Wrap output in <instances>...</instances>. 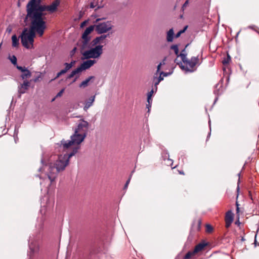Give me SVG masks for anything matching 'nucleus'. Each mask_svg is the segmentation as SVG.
I'll list each match as a JSON object with an SVG mask.
<instances>
[{
    "label": "nucleus",
    "instance_id": "nucleus-14",
    "mask_svg": "<svg viewBox=\"0 0 259 259\" xmlns=\"http://www.w3.org/2000/svg\"><path fill=\"white\" fill-rule=\"evenodd\" d=\"M95 100V96L94 95L93 96L91 97L88 100L85 101L84 106L83 107V110L87 111V110L93 105Z\"/></svg>",
    "mask_w": 259,
    "mask_h": 259
},
{
    "label": "nucleus",
    "instance_id": "nucleus-15",
    "mask_svg": "<svg viewBox=\"0 0 259 259\" xmlns=\"http://www.w3.org/2000/svg\"><path fill=\"white\" fill-rule=\"evenodd\" d=\"M206 245V244L205 243H200L199 244H198L197 245H196L194 249V252H195L196 254L198 253L199 252L202 251L204 248V247H205V246Z\"/></svg>",
    "mask_w": 259,
    "mask_h": 259
},
{
    "label": "nucleus",
    "instance_id": "nucleus-4",
    "mask_svg": "<svg viewBox=\"0 0 259 259\" xmlns=\"http://www.w3.org/2000/svg\"><path fill=\"white\" fill-rule=\"evenodd\" d=\"M90 49L89 50L82 53V55L85 59H98L103 54V45H98L94 46V47L90 45Z\"/></svg>",
    "mask_w": 259,
    "mask_h": 259
},
{
    "label": "nucleus",
    "instance_id": "nucleus-51",
    "mask_svg": "<svg viewBox=\"0 0 259 259\" xmlns=\"http://www.w3.org/2000/svg\"><path fill=\"white\" fill-rule=\"evenodd\" d=\"M236 208H237V207H239V204H238V201L236 202Z\"/></svg>",
    "mask_w": 259,
    "mask_h": 259
},
{
    "label": "nucleus",
    "instance_id": "nucleus-45",
    "mask_svg": "<svg viewBox=\"0 0 259 259\" xmlns=\"http://www.w3.org/2000/svg\"><path fill=\"white\" fill-rule=\"evenodd\" d=\"M40 77V76H37V77H36L34 79V82H36L38 79Z\"/></svg>",
    "mask_w": 259,
    "mask_h": 259
},
{
    "label": "nucleus",
    "instance_id": "nucleus-48",
    "mask_svg": "<svg viewBox=\"0 0 259 259\" xmlns=\"http://www.w3.org/2000/svg\"><path fill=\"white\" fill-rule=\"evenodd\" d=\"M239 209H240V208H239V207H237V208H236V213H239Z\"/></svg>",
    "mask_w": 259,
    "mask_h": 259
},
{
    "label": "nucleus",
    "instance_id": "nucleus-47",
    "mask_svg": "<svg viewBox=\"0 0 259 259\" xmlns=\"http://www.w3.org/2000/svg\"><path fill=\"white\" fill-rule=\"evenodd\" d=\"M188 26H186L184 29L183 30H181V31H183V33L186 31V30L187 29Z\"/></svg>",
    "mask_w": 259,
    "mask_h": 259
},
{
    "label": "nucleus",
    "instance_id": "nucleus-46",
    "mask_svg": "<svg viewBox=\"0 0 259 259\" xmlns=\"http://www.w3.org/2000/svg\"><path fill=\"white\" fill-rule=\"evenodd\" d=\"M254 25H250L248 27V28L251 29H254Z\"/></svg>",
    "mask_w": 259,
    "mask_h": 259
},
{
    "label": "nucleus",
    "instance_id": "nucleus-7",
    "mask_svg": "<svg viewBox=\"0 0 259 259\" xmlns=\"http://www.w3.org/2000/svg\"><path fill=\"white\" fill-rule=\"evenodd\" d=\"M199 59L197 57H192L188 60L184 65L181 64V68L186 72H193L195 70V66L198 63Z\"/></svg>",
    "mask_w": 259,
    "mask_h": 259
},
{
    "label": "nucleus",
    "instance_id": "nucleus-35",
    "mask_svg": "<svg viewBox=\"0 0 259 259\" xmlns=\"http://www.w3.org/2000/svg\"><path fill=\"white\" fill-rule=\"evenodd\" d=\"M171 74V73H168V72H164L163 71H161L160 73H159V74L160 75H163V76H167L169 75H170Z\"/></svg>",
    "mask_w": 259,
    "mask_h": 259
},
{
    "label": "nucleus",
    "instance_id": "nucleus-58",
    "mask_svg": "<svg viewBox=\"0 0 259 259\" xmlns=\"http://www.w3.org/2000/svg\"><path fill=\"white\" fill-rule=\"evenodd\" d=\"M76 50V48H75L74 49H73V51H75Z\"/></svg>",
    "mask_w": 259,
    "mask_h": 259
},
{
    "label": "nucleus",
    "instance_id": "nucleus-57",
    "mask_svg": "<svg viewBox=\"0 0 259 259\" xmlns=\"http://www.w3.org/2000/svg\"><path fill=\"white\" fill-rule=\"evenodd\" d=\"M241 240H242V241H244V240H245V239H244V238H243V237H242V239H241Z\"/></svg>",
    "mask_w": 259,
    "mask_h": 259
},
{
    "label": "nucleus",
    "instance_id": "nucleus-32",
    "mask_svg": "<svg viewBox=\"0 0 259 259\" xmlns=\"http://www.w3.org/2000/svg\"><path fill=\"white\" fill-rule=\"evenodd\" d=\"M161 66V64H159L157 66L156 72L154 74H155L156 75H158V74H159V73L161 72V71H160Z\"/></svg>",
    "mask_w": 259,
    "mask_h": 259
},
{
    "label": "nucleus",
    "instance_id": "nucleus-26",
    "mask_svg": "<svg viewBox=\"0 0 259 259\" xmlns=\"http://www.w3.org/2000/svg\"><path fill=\"white\" fill-rule=\"evenodd\" d=\"M170 49L174 51L175 54L178 57H179V48L178 45H172L170 47Z\"/></svg>",
    "mask_w": 259,
    "mask_h": 259
},
{
    "label": "nucleus",
    "instance_id": "nucleus-28",
    "mask_svg": "<svg viewBox=\"0 0 259 259\" xmlns=\"http://www.w3.org/2000/svg\"><path fill=\"white\" fill-rule=\"evenodd\" d=\"M230 61H231V57L229 55H228L227 57L226 58H225L223 60L222 63L224 65L228 64L230 62Z\"/></svg>",
    "mask_w": 259,
    "mask_h": 259
},
{
    "label": "nucleus",
    "instance_id": "nucleus-19",
    "mask_svg": "<svg viewBox=\"0 0 259 259\" xmlns=\"http://www.w3.org/2000/svg\"><path fill=\"white\" fill-rule=\"evenodd\" d=\"M81 72L80 71V69H79L78 67L73 70L70 74H69L68 75V76L67 77V79H70L71 78H72L73 77H74V76L76 75L77 74H78L79 73Z\"/></svg>",
    "mask_w": 259,
    "mask_h": 259
},
{
    "label": "nucleus",
    "instance_id": "nucleus-1",
    "mask_svg": "<svg viewBox=\"0 0 259 259\" xmlns=\"http://www.w3.org/2000/svg\"><path fill=\"white\" fill-rule=\"evenodd\" d=\"M63 153L58 156V159L54 163H51L49 165L47 176L50 181V185L57 178L59 172L65 170L69 164V159L77 153L80 147H59Z\"/></svg>",
    "mask_w": 259,
    "mask_h": 259
},
{
    "label": "nucleus",
    "instance_id": "nucleus-18",
    "mask_svg": "<svg viewBox=\"0 0 259 259\" xmlns=\"http://www.w3.org/2000/svg\"><path fill=\"white\" fill-rule=\"evenodd\" d=\"M30 249L31 250V252L32 254H34V253H37L38 252L39 246H38V244H37L36 243L34 244H31L30 245Z\"/></svg>",
    "mask_w": 259,
    "mask_h": 259
},
{
    "label": "nucleus",
    "instance_id": "nucleus-52",
    "mask_svg": "<svg viewBox=\"0 0 259 259\" xmlns=\"http://www.w3.org/2000/svg\"><path fill=\"white\" fill-rule=\"evenodd\" d=\"M179 173L181 175H184V172L183 171H179Z\"/></svg>",
    "mask_w": 259,
    "mask_h": 259
},
{
    "label": "nucleus",
    "instance_id": "nucleus-40",
    "mask_svg": "<svg viewBox=\"0 0 259 259\" xmlns=\"http://www.w3.org/2000/svg\"><path fill=\"white\" fill-rule=\"evenodd\" d=\"M153 93H154V89H153L150 92L148 93L147 97H149L151 98Z\"/></svg>",
    "mask_w": 259,
    "mask_h": 259
},
{
    "label": "nucleus",
    "instance_id": "nucleus-9",
    "mask_svg": "<svg viewBox=\"0 0 259 259\" xmlns=\"http://www.w3.org/2000/svg\"><path fill=\"white\" fill-rule=\"evenodd\" d=\"M88 125L89 123L87 121L82 120L78 124L77 128L75 130V132L76 133H78L82 135H85Z\"/></svg>",
    "mask_w": 259,
    "mask_h": 259
},
{
    "label": "nucleus",
    "instance_id": "nucleus-20",
    "mask_svg": "<svg viewBox=\"0 0 259 259\" xmlns=\"http://www.w3.org/2000/svg\"><path fill=\"white\" fill-rule=\"evenodd\" d=\"M12 46L13 47H17L19 46V38L16 35H13L12 37Z\"/></svg>",
    "mask_w": 259,
    "mask_h": 259
},
{
    "label": "nucleus",
    "instance_id": "nucleus-5",
    "mask_svg": "<svg viewBox=\"0 0 259 259\" xmlns=\"http://www.w3.org/2000/svg\"><path fill=\"white\" fill-rule=\"evenodd\" d=\"M102 19H97L96 20V24L94 25L96 31L98 34H103L110 31L113 28V25L111 21L100 22Z\"/></svg>",
    "mask_w": 259,
    "mask_h": 259
},
{
    "label": "nucleus",
    "instance_id": "nucleus-16",
    "mask_svg": "<svg viewBox=\"0 0 259 259\" xmlns=\"http://www.w3.org/2000/svg\"><path fill=\"white\" fill-rule=\"evenodd\" d=\"M174 30L172 28L170 29L169 31L167 32V36L166 39L167 41L168 42H171L174 39Z\"/></svg>",
    "mask_w": 259,
    "mask_h": 259
},
{
    "label": "nucleus",
    "instance_id": "nucleus-36",
    "mask_svg": "<svg viewBox=\"0 0 259 259\" xmlns=\"http://www.w3.org/2000/svg\"><path fill=\"white\" fill-rule=\"evenodd\" d=\"M152 100L151 97H147V102L148 103V105H150V107H151Z\"/></svg>",
    "mask_w": 259,
    "mask_h": 259
},
{
    "label": "nucleus",
    "instance_id": "nucleus-6",
    "mask_svg": "<svg viewBox=\"0 0 259 259\" xmlns=\"http://www.w3.org/2000/svg\"><path fill=\"white\" fill-rule=\"evenodd\" d=\"M85 135H82L79 133H74V135L71 137V140L65 141H61L62 146H72L73 145H78L84 140Z\"/></svg>",
    "mask_w": 259,
    "mask_h": 259
},
{
    "label": "nucleus",
    "instance_id": "nucleus-23",
    "mask_svg": "<svg viewBox=\"0 0 259 259\" xmlns=\"http://www.w3.org/2000/svg\"><path fill=\"white\" fill-rule=\"evenodd\" d=\"M157 76L158 75H156L155 74H154V76H153V83H154V88H155V91H157V85H158V84L160 83V81L158 79V78H157Z\"/></svg>",
    "mask_w": 259,
    "mask_h": 259
},
{
    "label": "nucleus",
    "instance_id": "nucleus-34",
    "mask_svg": "<svg viewBox=\"0 0 259 259\" xmlns=\"http://www.w3.org/2000/svg\"><path fill=\"white\" fill-rule=\"evenodd\" d=\"M17 68L21 71L22 72H24L27 68H26L25 67H22L20 66H17Z\"/></svg>",
    "mask_w": 259,
    "mask_h": 259
},
{
    "label": "nucleus",
    "instance_id": "nucleus-59",
    "mask_svg": "<svg viewBox=\"0 0 259 259\" xmlns=\"http://www.w3.org/2000/svg\"><path fill=\"white\" fill-rule=\"evenodd\" d=\"M256 240H255V241H254V243H255V244H256Z\"/></svg>",
    "mask_w": 259,
    "mask_h": 259
},
{
    "label": "nucleus",
    "instance_id": "nucleus-30",
    "mask_svg": "<svg viewBox=\"0 0 259 259\" xmlns=\"http://www.w3.org/2000/svg\"><path fill=\"white\" fill-rule=\"evenodd\" d=\"M201 221L199 219L196 222V229L197 231H199L201 229Z\"/></svg>",
    "mask_w": 259,
    "mask_h": 259
},
{
    "label": "nucleus",
    "instance_id": "nucleus-27",
    "mask_svg": "<svg viewBox=\"0 0 259 259\" xmlns=\"http://www.w3.org/2000/svg\"><path fill=\"white\" fill-rule=\"evenodd\" d=\"M206 227V232L207 233H211L212 232L213 230V228L211 225L210 224H206L205 225Z\"/></svg>",
    "mask_w": 259,
    "mask_h": 259
},
{
    "label": "nucleus",
    "instance_id": "nucleus-38",
    "mask_svg": "<svg viewBox=\"0 0 259 259\" xmlns=\"http://www.w3.org/2000/svg\"><path fill=\"white\" fill-rule=\"evenodd\" d=\"M189 3V0L186 1L182 6V9L184 10V9L188 6Z\"/></svg>",
    "mask_w": 259,
    "mask_h": 259
},
{
    "label": "nucleus",
    "instance_id": "nucleus-53",
    "mask_svg": "<svg viewBox=\"0 0 259 259\" xmlns=\"http://www.w3.org/2000/svg\"><path fill=\"white\" fill-rule=\"evenodd\" d=\"M9 32H10L11 31V29H7V30Z\"/></svg>",
    "mask_w": 259,
    "mask_h": 259
},
{
    "label": "nucleus",
    "instance_id": "nucleus-31",
    "mask_svg": "<svg viewBox=\"0 0 259 259\" xmlns=\"http://www.w3.org/2000/svg\"><path fill=\"white\" fill-rule=\"evenodd\" d=\"M65 91V88L62 89L56 96L55 98L60 97L62 95V94Z\"/></svg>",
    "mask_w": 259,
    "mask_h": 259
},
{
    "label": "nucleus",
    "instance_id": "nucleus-2",
    "mask_svg": "<svg viewBox=\"0 0 259 259\" xmlns=\"http://www.w3.org/2000/svg\"><path fill=\"white\" fill-rule=\"evenodd\" d=\"M41 0H30L26 6V11L28 15L34 18L37 21L46 26L44 20L43 12L48 11L50 13L55 12L60 4V0H55L50 5H42Z\"/></svg>",
    "mask_w": 259,
    "mask_h": 259
},
{
    "label": "nucleus",
    "instance_id": "nucleus-49",
    "mask_svg": "<svg viewBox=\"0 0 259 259\" xmlns=\"http://www.w3.org/2000/svg\"><path fill=\"white\" fill-rule=\"evenodd\" d=\"M146 106H147V108L148 109V111L149 112L150 111V108L151 107H150V105H148V103L147 104Z\"/></svg>",
    "mask_w": 259,
    "mask_h": 259
},
{
    "label": "nucleus",
    "instance_id": "nucleus-44",
    "mask_svg": "<svg viewBox=\"0 0 259 259\" xmlns=\"http://www.w3.org/2000/svg\"><path fill=\"white\" fill-rule=\"evenodd\" d=\"M157 78L160 81H162L163 79V76H162V75H160V74L159 76L157 77Z\"/></svg>",
    "mask_w": 259,
    "mask_h": 259
},
{
    "label": "nucleus",
    "instance_id": "nucleus-17",
    "mask_svg": "<svg viewBox=\"0 0 259 259\" xmlns=\"http://www.w3.org/2000/svg\"><path fill=\"white\" fill-rule=\"evenodd\" d=\"M93 78H94V76H90L89 77L87 78L85 80H84L81 82V83L79 84V87L84 88L87 87L88 85V83H89V81L92 79H93Z\"/></svg>",
    "mask_w": 259,
    "mask_h": 259
},
{
    "label": "nucleus",
    "instance_id": "nucleus-21",
    "mask_svg": "<svg viewBox=\"0 0 259 259\" xmlns=\"http://www.w3.org/2000/svg\"><path fill=\"white\" fill-rule=\"evenodd\" d=\"M23 73L21 75V78L23 79H26L27 78H29L31 76V73L29 70H28L27 69L25 70L24 72H22Z\"/></svg>",
    "mask_w": 259,
    "mask_h": 259
},
{
    "label": "nucleus",
    "instance_id": "nucleus-33",
    "mask_svg": "<svg viewBox=\"0 0 259 259\" xmlns=\"http://www.w3.org/2000/svg\"><path fill=\"white\" fill-rule=\"evenodd\" d=\"M131 177H132V175L130 176V178H128V179L127 180L124 186V189H127V187H128V185L130 182V181H131Z\"/></svg>",
    "mask_w": 259,
    "mask_h": 259
},
{
    "label": "nucleus",
    "instance_id": "nucleus-56",
    "mask_svg": "<svg viewBox=\"0 0 259 259\" xmlns=\"http://www.w3.org/2000/svg\"><path fill=\"white\" fill-rule=\"evenodd\" d=\"M240 32V31H239V32H238V33H237V36H238V35H239V34Z\"/></svg>",
    "mask_w": 259,
    "mask_h": 259
},
{
    "label": "nucleus",
    "instance_id": "nucleus-13",
    "mask_svg": "<svg viewBox=\"0 0 259 259\" xmlns=\"http://www.w3.org/2000/svg\"><path fill=\"white\" fill-rule=\"evenodd\" d=\"M30 82L27 80H25L22 84H21L20 87H19V93L20 94H24L28 89L30 86Z\"/></svg>",
    "mask_w": 259,
    "mask_h": 259
},
{
    "label": "nucleus",
    "instance_id": "nucleus-11",
    "mask_svg": "<svg viewBox=\"0 0 259 259\" xmlns=\"http://www.w3.org/2000/svg\"><path fill=\"white\" fill-rule=\"evenodd\" d=\"M97 61L95 60H88L85 61L83 62L81 64L80 66L78 67L79 69H80V72L83 70H85L86 69H89L93 65H94L95 63H96Z\"/></svg>",
    "mask_w": 259,
    "mask_h": 259
},
{
    "label": "nucleus",
    "instance_id": "nucleus-25",
    "mask_svg": "<svg viewBox=\"0 0 259 259\" xmlns=\"http://www.w3.org/2000/svg\"><path fill=\"white\" fill-rule=\"evenodd\" d=\"M196 253L194 252V250L191 251H188L186 255L184 257V259H190L193 256H194Z\"/></svg>",
    "mask_w": 259,
    "mask_h": 259
},
{
    "label": "nucleus",
    "instance_id": "nucleus-22",
    "mask_svg": "<svg viewBox=\"0 0 259 259\" xmlns=\"http://www.w3.org/2000/svg\"><path fill=\"white\" fill-rule=\"evenodd\" d=\"M185 52V50H183L182 51V52H181L180 54H179V57H180L183 63H186V62L188 60L187 58L186 54L184 53L183 52Z\"/></svg>",
    "mask_w": 259,
    "mask_h": 259
},
{
    "label": "nucleus",
    "instance_id": "nucleus-55",
    "mask_svg": "<svg viewBox=\"0 0 259 259\" xmlns=\"http://www.w3.org/2000/svg\"><path fill=\"white\" fill-rule=\"evenodd\" d=\"M56 98H55V97L54 98H53V99L52 100V102H53V101L55 100V99H56Z\"/></svg>",
    "mask_w": 259,
    "mask_h": 259
},
{
    "label": "nucleus",
    "instance_id": "nucleus-50",
    "mask_svg": "<svg viewBox=\"0 0 259 259\" xmlns=\"http://www.w3.org/2000/svg\"><path fill=\"white\" fill-rule=\"evenodd\" d=\"M78 76H76L75 78L74 79V80H73L72 82H74L75 81H76L77 78H78Z\"/></svg>",
    "mask_w": 259,
    "mask_h": 259
},
{
    "label": "nucleus",
    "instance_id": "nucleus-10",
    "mask_svg": "<svg viewBox=\"0 0 259 259\" xmlns=\"http://www.w3.org/2000/svg\"><path fill=\"white\" fill-rule=\"evenodd\" d=\"M234 220V214L231 210H228L226 213L225 217V227L229 228Z\"/></svg>",
    "mask_w": 259,
    "mask_h": 259
},
{
    "label": "nucleus",
    "instance_id": "nucleus-41",
    "mask_svg": "<svg viewBox=\"0 0 259 259\" xmlns=\"http://www.w3.org/2000/svg\"><path fill=\"white\" fill-rule=\"evenodd\" d=\"M183 33V31H181V30H180L179 32H178L176 34V37H177V38L179 37L181 35V34L182 33Z\"/></svg>",
    "mask_w": 259,
    "mask_h": 259
},
{
    "label": "nucleus",
    "instance_id": "nucleus-37",
    "mask_svg": "<svg viewBox=\"0 0 259 259\" xmlns=\"http://www.w3.org/2000/svg\"><path fill=\"white\" fill-rule=\"evenodd\" d=\"M88 22V20H85L82 22L80 25V28H83L87 24Z\"/></svg>",
    "mask_w": 259,
    "mask_h": 259
},
{
    "label": "nucleus",
    "instance_id": "nucleus-29",
    "mask_svg": "<svg viewBox=\"0 0 259 259\" xmlns=\"http://www.w3.org/2000/svg\"><path fill=\"white\" fill-rule=\"evenodd\" d=\"M9 59L12 64L14 65L17 64V58L14 55H13L12 57H10Z\"/></svg>",
    "mask_w": 259,
    "mask_h": 259
},
{
    "label": "nucleus",
    "instance_id": "nucleus-42",
    "mask_svg": "<svg viewBox=\"0 0 259 259\" xmlns=\"http://www.w3.org/2000/svg\"><path fill=\"white\" fill-rule=\"evenodd\" d=\"M166 58L165 57L163 60L159 63V64H161V66L162 65H163L165 64V61H166Z\"/></svg>",
    "mask_w": 259,
    "mask_h": 259
},
{
    "label": "nucleus",
    "instance_id": "nucleus-3",
    "mask_svg": "<svg viewBox=\"0 0 259 259\" xmlns=\"http://www.w3.org/2000/svg\"><path fill=\"white\" fill-rule=\"evenodd\" d=\"M26 18L30 22V29L28 30L27 28L23 29L21 34V42L25 48L31 49L33 48L35 33L41 36L44 33L46 26H44L34 18L29 16L28 13H27Z\"/></svg>",
    "mask_w": 259,
    "mask_h": 259
},
{
    "label": "nucleus",
    "instance_id": "nucleus-54",
    "mask_svg": "<svg viewBox=\"0 0 259 259\" xmlns=\"http://www.w3.org/2000/svg\"><path fill=\"white\" fill-rule=\"evenodd\" d=\"M235 224H238V225H239V224H240V223H239V221H236V222H235Z\"/></svg>",
    "mask_w": 259,
    "mask_h": 259
},
{
    "label": "nucleus",
    "instance_id": "nucleus-8",
    "mask_svg": "<svg viewBox=\"0 0 259 259\" xmlns=\"http://www.w3.org/2000/svg\"><path fill=\"white\" fill-rule=\"evenodd\" d=\"M95 28L94 25H91L85 29L84 32L82 35V38L83 39V46H86L90 41L91 37L89 35L94 30Z\"/></svg>",
    "mask_w": 259,
    "mask_h": 259
},
{
    "label": "nucleus",
    "instance_id": "nucleus-43",
    "mask_svg": "<svg viewBox=\"0 0 259 259\" xmlns=\"http://www.w3.org/2000/svg\"><path fill=\"white\" fill-rule=\"evenodd\" d=\"M60 72H61V73L62 74H64L66 73L67 72V71L64 68V69L61 70Z\"/></svg>",
    "mask_w": 259,
    "mask_h": 259
},
{
    "label": "nucleus",
    "instance_id": "nucleus-39",
    "mask_svg": "<svg viewBox=\"0 0 259 259\" xmlns=\"http://www.w3.org/2000/svg\"><path fill=\"white\" fill-rule=\"evenodd\" d=\"M61 75H62L60 72H59L57 74V75L54 78V79H52L51 80V81H53V80H54L55 79H56V78H58L59 77H60Z\"/></svg>",
    "mask_w": 259,
    "mask_h": 259
},
{
    "label": "nucleus",
    "instance_id": "nucleus-12",
    "mask_svg": "<svg viewBox=\"0 0 259 259\" xmlns=\"http://www.w3.org/2000/svg\"><path fill=\"white\" fill-rule=\"evenodd\" d=\"M108 36L109 34H103L96 37L91 42L90 46L94 47V46L101 45L103 43V40Z\"/></svg>",
    "mask_w": 259,
    "mask_h": 259
},
{
    "label": "nucleus",
    "instance_id": "nucleus-24",
    "mask_svg": "<svg viewBox=\"0 0 259 259\" xmlns=\"http://www.w3.org/2000/svg\"><path fill=\"white\" fill-rule=\"evenodd\" d=\"M75 62V61H72L70 63H65L64 64L65 66V69L68 71L74 65Z\"/></svg>",
    "mask_w": 259,
    "mask_h": 259
}]
</instances>
